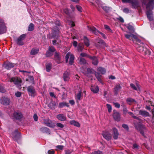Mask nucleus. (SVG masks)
<instances>
[{"mask_svg": "<svg viewBox=\"0 0 154 154\" xmlns=\"http://www.w3.org/2000/svg\"><path fill=\"white\" fill-rule=\"evenodd\" d=\"M142 3L146 5V9L148 10L146 12L149 21L153 20V14L151 11L154 8V0H143Z\"/></svg>", "mask_w": 154, "mask_h": 154, "instance_id": "obj_1", "label": "nucleus"}, {"mask_svg": "<svg viewBox=\"0 0 154 154\" xmlns=\"http://www.w3.org/2000/svg\"><path fill=\"white\" fill-rule=\"evenodd\" d=\"M9 81L13 82L18 88H20L21 87L22 81L20 78L17 77H12L10 79Z\"/></svg>", "mask_w": 154, "mask_h": 154, "instance_id": "obj_2", "label": "nucleus"}, {"mask_svg": "<svg viewBox=\"0 0 154 154\" xmlns=\"http://www.w3.org/2000/svg\"><path fill=\"white\" fill-rule=\"evenodd\" d=\"M136 128L140 132V133L143 136L145 137L144 132L147 131L146 128L143 125L138 124L135 125Z\"/></svg>", "mask_w": 154, "mask_h": 154, "instance_id": "obj_3", "label": "nucleus"}, {"mask_svg": "<svg viewBox=\"0 0 154 154\" xmlns=\"http://www.w3.org/2000/svg\"><path fill=\"white\" fill-rule=\"evenodd\" d=\"M12 137L14 140L17 141L18 143H20V133L17 130H16L12 134Z\"/></svg>", "mask_w": 154, "mask_h": 154, "instance_id": "obj_4", "label": "nucleus"}, {"mask_svg": "<svg viewBox=\"0 0 154 154\" xmlns=\"http://www.w3.org/2000/svg\"><path fill=\"white\" fill-rule=\"evenodd\" d=\"M69 57V63L70 65H72L73 63L74 59V56L70 52H68L65 56V60L66 63H67L68 59Z\"/></svg>", "mask_w": 154, "mask_h": 154, "instance_id": "obj_5", "label": "nucleus"}, {"mask_svg": "<svg viewBox=\"0 0 154 154\" xmlns=\"http://www.w3.org/2000/svg\"><path fill=\"white\" fill-rule=\"evenodd\" d=\"M137 51L145 55H149L150 53L149 51L143 46H140L137 48Z\"/></svg>", "mask_w": 154, "mask_h": 154, "instance_id": "obj_6", "label": "nucleus"}, {"mask_svg": "<svg viewBox=\"0 0 154 154\" xmlns=\"http://www.w3.org/2000/svg\"><path fill=\"white\" fill-rule=\"evenodd\" d=\"M10 103V100L7 97H3L0 98V103L4 105H8Z\"/></svg>", "mask_w": 154, "mask_h": 154, "instance_id": "obj_7", "label": "nucleus"}, {"mask_svg": "<svg viewBox=\"0 0 154 154\" xmlns=\"http://www.w3.org/2000/svg\"><path fill=\"white\" fill-rule=\"evenodd\" d=\"M43 123L46 126L51 128H53L55 126L54 124L49 119H44Z\"/></svg>", "mask_w": 154, "mask_h": 154, "instance_id": "obj_8", "label": "nucleus"}, {"mask_svg": "<svg viewBox=\"0 0 154 154\" xmlns=\"http://www.w3.org/2000/svg\"><path fill=\"white\" fill-rule=\"evenodd\" d=\"M26 35L25 34L21 35L19 37L17 38L16 40L17 43L20 45H23V41L25 39Z\"/></svg>", "mask_w": 154, "mask_h": 154, "instance_id": "obj_9", "label": "nucleus"}, {"mask_svg": "<svg viewBox=\"0 0 154 154\" xmlns=\"http://www.w3.org/2000/svg\"><path fill=\"white\" fill-rule=\"evenodd\" d=\"M59 32V30L58 29H57L56 30L53 29V34L52 35L51 34H48V37L50 39H51L52 38H55L57 36H58Z\"/></svg>", "mask_w": 154, "mask_h": 154, "instance_id": "obj_10", "label": "nucleus"}, {"mask_svg": "<svg viewBox=\"0 0 154 154\" xmlns=\"http://www.w3.org/2000/svg\"><path fill=\"white\" fill-rule=\"evenodd\" d=\"M103 137L107 140H110L112 138V135L108 131L103 132L102 133Z\"/></svg>", "mask_w": 154, "mask_h": 154, "instance_id": "obj_11", "label": "nucleus"}, {"mask_svg": "<svg viewBox=\"0 0 154 154\" xmlns=\"http://www.w3.org/2000/svg\"><path fill=\"white\" fill-rule=\"evenodd\" d=\"M54 58L55 60L58 63H61V57L59 53L57 52H55L54 55Z\"/></svg>", "mask_w": 154, "mask_h": 154, "instance_id": "obj_12", "label": "nucleus"}, {"mask_svg": "<svg viewBox=\"0 0 154 154\" xmlns=\"http://www.w3.org/2000/svg\"><path fill=\"white\" fill-rule=\"evenodd\" d=\"M6 32V26L2 22L0 21V34H3Z\"/></svg>", "mask_w": 154, "mask_h": 154, "instance_id": "obj_13", "label": "nucleus"}, {"mask_svg": "<svg viewBox=\"0 0 154 154\" xmlns=\"http://www.w3.org/2000/svg\"><path fill=\"white\" fill-rule=\"evenodd\" d=\"M114 119L116 121H119L120 119V115L119 112L116 111H113V115Z\"/></svg>", "mask_w": 154, "mask_h": 154, "instance_id": "obj_14", "label": "nucleus"}, {"mask_svg": "<svg viewBox=\"0 0 154 154\" xmlns=\"http://www.w3.org/2000/svg\"><path fill=\"white\" fill-rule=\"evenodd\" d=\"M27 90L30 95L34 96L35 91L33 87L32 86H29L27 88Z\"/></svg>", "mask_w": 154, "mask_h": 154, "instance_id": "obj_15", "label": "nucleus"}, {"mask_svg": "<svg viewBox=\"0 0 154 154\" xmlns=\"http://www.w3.org/2000/svg\"><path fill=\"white\" fill-rule=\"evenodd\" d=\"M56 117L59 120L61 121H65L66 119V116L64 114L62 113L57 115Z\"/></svg>", "mask_w": 154, "mask_h": 154, "instance_id": "obj_16", "label": "nucleus"}, {"mask_svg": "<svg viewBox=\"0 0 154 154\" xmlns=\"http://www.w3.org/2000/svg\"><path fill=\"white\" fill-rule=\"evenodd\" d=\"M112 132L113 138L115 140L117 139L119 135V133L118 129L116 128H112Z\"/></svg>", "mask_w": 154, "mask_h": 154, "instance_id": "obj_17", "label": "nucleus"}, {"mask_svg": "<svg viewBox=\"0 0 154 154\" xmlns=\"http://www.w3.org/2000/svg\"><path fill=\"white\" fill-rule=\"evenodd\" d=\"M69 75L70 72H68L66 71L63 73V78L65 81H67L69 80L70 79Z\"/></svg>", "mask_w": 154, "mask_h": 154, "instance_id": "obj_18", "label": "nucleus"}, {"mask_svg": "<svg viewBox=\"0 0 154 154\" xmlns=\"http://www.w3.org/2000/svg\"><path fill=\"white\" fill-rule=\"evenodd\" d=\"M89 58L92 60V63L93 65L95 66L97 65L98 63V60L96 57L90 56Z\"/></svg>", "mask_w": 154, "mask_h": 154, "instance_id": "obj_19", "label": "nucleus"}, {"mask_svg": "<svg viewBox=\"0 0 154 154\" xmlns=\"http://www.w3.org/2000/svg\"><path fill=\"white\" fill-rule=\"evenodd\" d=\"M130 3L131 4L132 8H137L139 6L138 2L137 0H131Z\"/></svg>", "mask_w": 154, "mask_h": 154, "instance_id": "obj_20", "label": "nucleus"}, {"mask_svg": "<svg viewBox=\"0 0 154 154\" xmlns=\"http://www.w3.org/2000/svg\"><path fill=\"white\" fill-rule=\"evenodd\" d=\"M14 117L17 119H20L22 117V115L20 112H14L13 114Z\"/></svg>", "mask_w": 154, "mask_h": 154, "instance_id": "obj_21", "label": "nucleus"}, {"mask_svg": "<svg viewBox=\"0 0 154 154\" xmlns=\"http://www.w3.org/2000/svg\"><path fill=\"white\" fill-rule=\"evenodd\" d=\"M139 114L143 117H147L149 116V113L144 110H140L139 111Z\"/></svg>", "mask_w": 154, "mask_h": 154, "instance_id": "obj_22", "label": "nucleus"}, {"mask_svg": "<svg viewBox=\"0 0 154 154\" xmlns=\"http://www.w3.org/2000/svg\"><path fill=\"white\" fill-rule=\"evenodd\" d=\"M15 65V64L9 63L5 65V67L7 69H9L13 67Z\"/></svg>", "mask_w": 154, "mask_h": 154, "instance_id": "obj_23", "label": "nucleus"}, {"mask_svg": "<svg viewBox=\"0 0 154 154\" xmlns=\"http://www.w3.org/2000/svg\"><path fill=\"white\" fill-rule=\"evenodd\" d=\"M91 90L94 93H97L99 91V87L97 86H92L91 88Z\"/></svg>", "mask_w": 154, "mask_h": 154, "instance_id": "obj_24", "label": "nucleus"}, {"mask_svg": "<svg viewBox=\"0 0 154 154\" xmlns=\"http://www.w3.org/2000/svg\"><path fill=\"white\" fill-rule=\"evenodd\" d=\"M65 106L69 107V103H66V102L60 103L59 104L58 107L60 108H61Z\"/></svg>", "mask_w": 154, "mask_h": 154, "instance_id": "obj_25", "label": "nucleus"}, {"mask_svg": "<svg viewBox=\"0 0 154 154\" xmlns=\"http://www.w3.org/2000/svg\"><path fill=\"white\" fill-rule=\"evenodd\" d=\"M88 28L89 30L94 33L95 34H97L98 32H99L94 27H90L88 26Z\"/></svg>", "mask_w": 154, "mask_h": 154, "instance_id": "obj_26", "label": "nucleus"}, {"mask_svg": "<svg viewBox=\"0 0 154 154\" xmlns=\"http://www.w3.org/2000/svg\"><path fill=\"white\" fill-rule=\"evenodd\" d=\"M38 49L33 48L31 51L30 54L31 55H35L38 54Z\"/></svg>", "mask_w": 154, "mask_h": 154, "instance_id": "obj_27", "label": "nucleus"}, {"mask_svg": "<svg viewBox=\"0 0 154 154\" xmlns=\"http://www.w3.org/2000/svg\"><path fill=\"white\" fill-rule=\"evenodd\" d=\"M84 49V45L81 43H79L77 47V50L78 52H80L83 51Z\"/></svg>", "mask_w": 154, "mask_h": 154, "instance_id": "obj_28", "label": "nucleus"}, {"mask_svg": "<svg viewBox=\"0 0 154 154\" xmlns=\"http://www.w3.org/2000/svg\"><path fill=\"white\" fill-rule=\"evenodd\" d=\"M98 5L99 7H101L106 12H108L111 10V8L107 6H100L99 4H98Z\"/></svg>", "mask_w": 154, "mask_h": 154, "instance_id": "obj_29", "label": "nucleus"}, {"mask_svg": "<svg viewBox=\"0 0 154 154\" xmlns=\"http://www.w3.org/2000/svg\"><path fill=\"white\" fill-rule=\"evenodd\" d=\"M97 71L102 74H105L106 72L105 69L104 68L101 67H99L97 68Z\"/></svg>", "mask_w": 154, "mask_h": 154, "instance_id": "obj_30", "label": "nucleus"}, {"mask_svg": "<svg viewBox=\"0 0 154 154\" xmlns=\"http://www.w3.org/2000/svg\"><path fill=\"white\" fill-rule=\"evenodd\" d=\"M121 88L120 85L119 84L116 85L114 89V92L116 94L118 93V91Z\"/></svg>", "mask_w": 154, "mask_h": 154, "instance_id": "obj_31", "label": "nucleus"}, {"mask_svg": "<svg viewBox=\"0 0 154 154\" xmlns=\"http://www.w3.org/2000/svg\"><path fill=\"white\" fill-rule=\"evenodd\" d=\"M82 94V91H79L76 95V99L78 100H81V97Z\"/></svg>", "mask_w": 154, "mask_h": 154, "instance_id": "obj_32", "label": "nucleus"}, {"mask_svg": "<svg viewBox=\"0 0 154 154\" xmlns=\"http://www.w3.org/2000/svg\"><path fill=\"white\" fill-rule=\"evenodd\" d=\"M84 42L86 46L88 47L89 46L90 43L89 40L86 36H84Z\"/></svg>", "mask_w": 154, "mask_h": 154, "instance_id": "obj_33", "label": "nucleus"}, {"mask_svg": "<svg viewBox=\"0 0 154 154\" xmlns=\"http://www.w3.org/2000/svg\"><path fill=\"white\" fill-rule=\"evenodd\" d=\"M70 123L72 125H73L74 126L78 127H80V124L78 122H77L75 120H72L70 121Z\"/></svg>", "mask_w": 154, "mask_h": 154, "instance_id": "obj_34", "label": "nucleus"}, {"mask_svg": "<svg viewBox=\"0 0 154 154\" xmlns=\"http://www.w3.org/2000/svg\"><path fill=\"white\" fill-rule=\"evenodd\" d=\"M95 74L98 80L101 83H102V80L101 79V75L98 72H95Z\"/></svg>", "mask_w": 154, "mask_h": 154, "instance_id": "obj_35", "label": "nucleus"}, {"mask_svg": "<svg viewBox=\"0 0 154 154\" xmlns=\"http://www.w3.org/2000/svg\"><path fill=\"white\" fill-rule=\"evenodd\" d=\"M87 63L85 59L82 57H81L79 60V63L81 65H84Z\"/></svg>", "mask_w": 154, "mask_h": 154, "instance_id": "obj_36", "label": "nucleus"}, {"mask_svg": "<svg viewBox=\"0 0 154 154\" xmlns=\"http://www.w3.org/2000/svg\"><path fill=\"white\" fill-rule=\"evenodd\" d=\"M49 129L47 127H43L40 129V130L44 133H47Z\"/></svg>", "mask_w": 154, "mask_h": 154, "instance_id": "obj_37", "label": "nucleus"}, {"mask_svg": "<svg viewBox=\"0 0 154 154\" xmlns=\"http://www.w3.org/2000/svg\"><path fill=\"white\" fill-rule=\"evenodd\" d=\"M126 101L130 105L131 104V103L133 102H136V101L134 99L131 98H128L126 100Z\"/></svg>", "mask_w": 154, "mask_h": 154, "instance_id": "obj_38", "label": "nucleus"}, {"mask_svg": "<svg viewBox=\"0 0 154 154\" xmlns=\"http://www.w3.org/2000/svg\"><path fill=\"white\" fill-rule=\"evenodd\" d=\"M34 25L32 23H31L28 27V31H32L34 30Z\"/></svg>", "mask_w": 154, "mask_h": 154, "instance_id": "obj_39", "label": "nucleus"}, {"mask_svg": "<svg viewBox=\"0 0 154 154\" xmlns=\"http://www.w3.org/2000/svg\"><path fill=\"white\" fill-rule=\"evenodd\" d=\"M52 65L51 63H48L46 65V69L47 71L49 72L51 69Z\"/></svg>", "mask_w": 154, "mask_h": 154, "instance_id": "obj_40", "label": "nucleus"}, {"mask_svg": "<svg viewBox=\"0 0 154 154\" xmlns=\"http://www.w3.org/2000/svg\"><path fill=\"white\" fill-rule=\"evenodd\" d=\"M130 86L132 89L135 90H137L139 88L138 85L137 84V87H136L134 84L131 83Z\"/></svg>", "mask_w": 154, "mask_h": 154, "instance_id": "obj_41", "label": "nucleus"}, {"mask_svg": "<svg viewBox=\"0 0 154 154\" xmlns=\"http://www.w3.org/2000/svg\"><path fill=\"white\" fill-rule=\"evenodd\" d=\"M53 44L54 45H57V46H58V45H59L60 43H61V41L60 40L59 41L58 39H57V41L56 40H54L52 41Z\"/></svg>", "mask_w": 154, "mask_h": 154, "instance_id": "obj_42", "label": "nucleus"}, {"mask_svg": "<svg viewBox=\"0 0 154 154\" xmlns=\"http://www.w3.org/2000/svg\"><path fill=\"white\" fill-rule=\"evenodd\" d=\"M80 56L82 57H88V58H90V56L88 54L86 53L82 52L81 53Z\"/></svg>", "mask_w": 154, "mask_h": 154, "instance_id": "obj_43", "label": "nucleus"}, {"mask_svg": "<svg viewBox=\"0 0 154 154\" xmlns=\"http://www.w3.org/2000/svg\"><path fill=\"white\" fill-rule=\"evenodd\" d=\"M131 33H129V34H125V36L126 38L127 39H129V40H131Z\"/></svg>", "mask_w": 154, "mask_h": 154, "instance_id": "obj_44", "label": "nucleus"}, {"mask_svg": "<svg viewBox=\"0 0 154 154\" xmlns=\"http://www.w3.org/2000/svg\"><path fill=\"white\" fill-rule=\"evenodd\" d=\"M48 51H49L51 52L52 53L53 52L55 51L56 49H55L53 47H50L49 46L48 47Z\"/></svg>", "mask_w": 154, "mask_h": 154, "instance_id": "obj_45", "label": "nucleus"}, {"mask_svg": "<svg viewBox=\"0 0 154 154\" xmlns=\"http://www.w3.org/2000/svg\"><path fill=\"white\" fill-rule=\"evenodd\" d=\"M128 113L129 114L130 116H131L134 119H137L139 120L140 119L136 116H134L133 113L131 112H128Z\"/></svg>", "mask_w": 154, "mask_h": 154, "instance_id": "obj_46", "label": "nucleus"}, {"mask_svg": "<svg viewBox=\"0 0 154 154\" xmlns=\"http://www.w3.org/2000/svg\"><path fill=\"white\" fill-rule=\"evenodd\" d=\"M53 53L49 51H47L45 54V55L46 57H50L53 55Z\"/></svg>", "mask_w": 154, "mask_h": 154, "instance_id": "obj_47", "label": "nucleus"}, {"mask_svg": "<svg viewBox=\"0 0 154 154\" xmlns=\"http://www.w3.org/2000/svg\"><path fill=\"white\" fill-rule=\"evenodd\" d=\"M56 126L57 127L60 128H62L64 127V125L60 123H58L56 124Z\"/></svg>", "mask_w": 154, "mask_h": 154, "instance_id": "obj_48", "label": "nucleus"}, {"mask_svg": "<svg viewBox=\"0 0 154 154\" xmlns=\"http://www.w3.org/2000/svg\"><path fill=\"white\" fill-rule=\"evenodd\" d=\"M124 107V108L123 109V113L125 114H126L127 113H128V110L126 107L125 106V105L124 104L122 105Z\"/></svg>", "mask_w": 154, "mask_h": 154, "instance_id": "obj_49", "label": "nucleus"}, {"mask_svg": "<svg viewBox=\"0 0 154 154\" xmlns=\"http://www.w3.org/2000/svg\"><path fill=\"white\" fill-rule=\"evenodd\" d=\"M106 106L109 112H110L111 111L112 109L111 106L109 104H106Z\"/></svg>", "mask_w": 154, "mask_h": 154, "instance_id": "obj_50", "label": "nucleus"}, {"mask_svg": "<svg viewBox=\"0 0 154 154\" xmlns=\"http://www.w3.org/2000/svg\"><path fill=\"white\" fill-rule=\"evenodd\" d=\"M92 69H91L89 68H87V72L85 73V75H87V74L91 73L92 72Z\"/></svg>", "mask_w": 154, "mask_h": 154, "instance_id": "obj_51", "label": "nucleus"}, {"mask_svg": "<svg viewBox=\"0 0 154 154\" xmlns=\"http://www.w3.org/2000/svg\"><path fill=\"white\" fill-rule=\"evenodd\" d=\"M123 11L126 14L130 12L128 8H125L123 9Z\"/></svg>", "mask_w": 154, "mask_h": 154, "instance_id": "obj_52", "label": "nucleus"}, {"mask_svg": "<svg viewBox=\"0 0 154 154\" xmlns=\"http://www.w3.org/2000/svg\"><path fill=\"white\" fill-rule=\"evenodd\" d=\"M6 91L2 85H0V92L1 93H5Z\"/></svg>", "mask_w": 154, "mask_h": 154, "instance_id": "obj_53", "label": "nucleus"}, {"mask_svg": "<svg viewBox=\"0 0 154 154\" xmlns=\"http://www.w3.org/2000/svg\"><path fill=\"white\" fill-rule=\"evenodd\" d=\"M133 148L135 150L139 149V146L136 143H134L133 145Z\"/></svg>", "mask_w": 154, "mask_h": 154, "instance_id": "obj_54", "label": "nucleus"}, {"mask_svg": "<svg viewBox=\"0 0 154 154\" xmlns=\"http://www.w3.org/2000/svg\"><path fill=\"white\" fill-rule=\"evenodd\" d=\"M64 146L62 145H58L56 146V148L59 150H61L63 149Z\"/></svg>", "mask_w": 154, "mask_h": 154, "instance_id": "obj_55", "label": "nucleus"}, {"mask_svg": "<svg viewBox=\"0 0 154 154\" xmlns=\"http://www.w3.org/2000/svg\"><path fill=\"white\" fill-rule=\"evenodd\" d=\"M122 127L127 131H128L129 130V128L127 125L125 124H123L122 125Z\"/></svg>", "mask_w": 154, "mask_h": 154, "instance_id": "obj_56", "label": "nucleus"}, {"mask_svg": "<svg viewBox=\"0 0 154 154\" xmlns=\"http://www.w3.org/2000/svg\"><path fill=\"white\" fill-rule=\"evenodd\" d=\"M116 19L117 20H119L122 23L124 22V20L123 18L119 16V17L116 18Z\"/></svg>", "mask_w": 154, "mask_h": 154, "instance_id": "obj_57", "label": "nucleus"}, {"mask_svg": "<svg viewBox=\"0 0 154 154\" xmlns=\"http://www.w3.org/2000/svg\"><path fill=\"white\" fill-rule=\"evenodd\" d=\"M127 28L130 31H131L133 30V26L131 25H128L127 26Z\"/></svg>", "mask_w": 154, "mask_h": 154, "instance_id": "obj_58", "label": "nucleus"}, {"mask_svg": "<svg viewBox=\"0 0 154 154\" xmlns=\"http://www.w3.org/2000/svg\"><path fill=\"white\" fill-rule=\"evenodd\" d=\"M15 95L17 97H19L21 96V93L20 92L17 91L15 93Z\"/></svg>", "mask_w": 154, "mask_h": 154, "instance_id": "obj_59", "label": "nucleus"}, {"mask_svg": "<svg viewBox=\"0 0 154 154\" xmlns=\"http://www.w3.org/2000/svg\"><path fill=\"white\" fill-rule=\"evenodd\" d=\"M50 105L54 107L55 106L57 105V103L55 102L52 101L50 102Z\"/></svg>", "mask_w": 154, "mask_h": 154, "instance_id": "obj_60", "label": "nucleus"}, {"mask_svg": "<svg viewBox=\"0 0 154 154\" xmlns=\"http://www.w3.org/2000/svg\"><path fill=\"white\" fill-rule=\"evenodd\" d=\"M114 105H115V106L117 108H119L120 107V105L118 103H114Z\"/></svg>", "mask_w": 154, "mask_h": 154, "instance_id": "obj_61", "label": "nucleus"}, {"mask_svg": "<svg viewBox=\"0 0 154 154\" xmlns=\"http://www.w3.org/2000/svg\"><path fill=\"white\" fill-rule=\"evenodd\" d=\"M76 7L78 11L80 12L82 11V8L79 5H76Z\"/></svg>", "mask_w": 154, "mask_h": 154, "instance_id": "obj_62", "label": "nucleus"}, {"mask_svg": "<svg viewBox=\"0 0 154 154\" xmlns=\"http://www.w3.org/2000/svg\"><path fill=\"white\" fill-rule=\"evenodd\" d=\"M54 151L53 149L50 150L48 151V154H54Z\"/></svg>", "mask_w": 154, "mask_h": 154, "instance_id": "obj_63", "label": "nucleus"}, {"mask_svg": "<svg viewBox=\"0 0 154 154\" xmlns=\"http://www.w3.org/2000/svg\"><path fill=\"white\" fill-rule=\"evenodd\" d=\"M63 12L66 14H68L69 13V11L67 9H64L63 10Z\"/></svg>", "mask_w": 154, "mask_h": 154, "instance_id": "obj_64", "label": "nucleus"}]
</instances>
